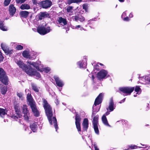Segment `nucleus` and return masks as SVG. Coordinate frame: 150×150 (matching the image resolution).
I'll list each match as a JSON object with an SVG mask.
<instances>
[{"instance_id": "64", "label": "nucleus", "mask_w": 150, "mask_h": 150, "mask_svg": "<svg viewBox=\"0 0 150 150\" xmlns=\"http://www.w3.org/2000/svg\"><path fill=\"white\" fill-rule=\"evenodd\" d=\"M139 147V148H142V147L139 146V147Z\"/></svg>"}, {"instance_id": "6", "label": "nucleus", "mask_w": 150, "mask_h": 150, "mask_svg": "<svg viewBox=\"0 0 150 150\" xmlns=\"http://www.w3.org/2000/svg\"><path fill=\"white\" fill-rule=\"evenodd\" d=\"M28 64L33 66L35 67L38 71L40 72L42 71V68L43 67L42 64H41V62L39 61H37L36 62H31V61L27 62Z\"/></svg>"}, {"instance_id": "42", "label": "nucleus", "mask_w": 150, "mask_h": 150, "mask_svg": "<svg viewBox=\"0 0 150 150\" xmlns=\"http://www.w3.org/2000/svg\"><path fill=\"white\" fill-rule=\"evenodd\" d=\"M17 96L19 97L21 100L23 99V94L21 93H17Z\"/></svg>"}, {"instance_id": "40", "label": "nucleus", "mask_w": 150, "mask_h": 150, "mask_svg": "<svg viewBox=\"0 0 150 150\" xmlns=\"http://www.w3.org/2000/svg\"><path fill=\"white\" fill-rule=\"evenodd\" d=\"M81 0H68V3L70 4L73 3H78L81 2Z\"/></svg>"}, {"instance_id": "61", "label": "nucleus", "mask_w": 150, "mask_h": 150, "mask_svg": "<svg viewBox=\"0 0 150 150\" xmlns=\"http://www.w3.org/2000/svg\"><path fill=\"white\" fill-rule=\"evenodd\" d=\"M119 1L121 2H124V0H119Z\"/></svg>"}, {"instance_id": "36", "label": "nucleus", "mask_w": 150, "mask_h": 150, "mask_svg": "<svg viewBox=\"0 0 150 150\" xmlns=\"http://www.w3.org/2000/svg\"><path fill=\"white\" fill-rule=\"evenodd\" d=\"M32 86L33 89L34 91L36 92H39L38 88L36 85L34 84H32Z\"/></svg>"}, {"instance_id": "2", "label": "nucleus", "mask_w": 150, "mask_h": 150, "mask_svg": "<svg viewBox=\"0 0 150 150\" xmlns=\"http://www.w3.org/2000/svg\"><path fill=\"white\" fill-rule=\"evenodd\" d=\"M103 95V93H100L96 99L94 104L93 106L92 116H93V115L95 113L99 111L100 107H98L96 108V106L97 105H98L102 102Z\"/></svg>"}, {"instance_id": "35", "label": "nucleus", "mask_w": 150, "mask_h": 150, "mask_svg": "<svg viewBox=\"0 0 150 150\" xmlns=\"http://www.w3.org/2000/svg\"><path fill=\"white\" fill-rule=\"evenodd\" d=\"M30 106L33 113H35V112L38 110V109L37 108V107L36 106L35 103L31 105H30Z\"/></svg>"}, {"instance_id": "25", "label": "nucleus", "mask_w": 150, "mask_h": 150, "mask_svg": "<svg viewBox=\"0 0 150 150\" xmlns=\"http://www.w3.org/2000/svg\"><path fill=\"white\" fill-rule=\"evenodd\" d=\"M0 87L1 93L3 95L5 94L7 91V86L4 85H2L1 86V85H0Z\"/></svg>"}, {"instance_id": "4", "label": "nucleus", "mask_w": 150, "mask_h": 150, "mask_svg": "<svg viewBox=\"0 0 150 150\" xmlns=\"http://www.w3.org/2000/svg\"><path fill=\"white\" fill-rule=\"evenodd\" d=\"M108 76V72L107 71L102 69L98 73L97 77L98 80H102L104 79H105Z\"/></svg>"}, {"instance_id": "63", "label": "nucleus", "mask_w": 150, "mask_h": 150, "mask_svg": "<svg viewBox=\"0 0 150 150\" xmlns=\"http://www.w3.org/2000/svg\"><path fill=\"white\" fill-rule=\"evenodd\" d=\"M99 64H100V65H103V64H101V63H99Z\"/></svg>"}, {"instance_id": "51", "label": "nucleus", "mask_w": 150, "mask_h": 150, "mask_svg": "<svg viewBox=\"0 0 150 150\" xmlns=\"http://www.w3.org/2000/svg\"><path fill=\"white\" fill-rule=\"evenodd\" d=\"M123 19L124 21H129L130 20V19H129V17L127 16L125 17Z\"/></svg>"}, {"instance_id": "53", "label": "nucleus", "mask_w": 150, "mask_h": 150, "mask_svg": "<svg viewBox=\"0 0 150 150\" xmlns=\"http://www.w3.org/2000/svg\"><path fill=\"white\" fill-rule=\"evenodd\" d=\"M93 146L94 147L95 150H99V149L97 148L96 144H94Z\"/></svg>"}, {"instance_id": "33", "label": "nucleus", "mask_w": 150, "mask_h": 150, "mask_svg": "<svg viewBox=\"0 0 150 150\" xmlns=\"http://www.w3.org/2000/svg\"><path fill=\"white\" fill-rule=\"evenodd\" d=\"M0 29L3 31H6L7 28L4 25L3 22L0 21Z\"/></svg>"}, {"instance_id": "18", "label": "nucleus", "mask_w": 150, "mask_h": 150, "mask_svg": "<svg viewBox=\"0 0 150 150\" xmlns=\"http://www.w3.org/2000/svg\"><path fill=\"white\" fill-rule=\"evenodd\" d=\"M27 98L28 102L29 103V104L30 106L35 103V102L33 100L30 94L28 93L27 94Z\"/></svg>"}, {"instance_id": "55", "label": "nucleus", "mask_w": 150, "mask_h": 150, "mask_svg": "<svg viewBox=\"0 0 150 150\" xmlns=\"http://www.w3.org/2000/svg\"><path fill=\"white\" fill-rule=\"evenodd\" d=\"M133 17V15L132 13H131L129 15V17L130 18H132Z\"/></svg>"}, {"instance_id": "29", "label": "nucleus", "mask_w": 150, "mask_h": 150, "mask_svg": "<svg viewBox=\"0 0 150 150\" xmlns=\"http://www.w3.org/2000/svg\"><path fill=\"white\" fill-rule=\"evenodd\" d=\"M30 8V6L29 5L25 4H22L20 6V8L22 10H28Z\"/></svg>"}, {"instance_id": "62", "label": "nucleus", "mask_w": 150, "mask_h": 150, "mask_svg": "<svg viewBox=\"0 0 150 150\" xmlns=\"http://www.w3.org/2000/svg\"><path fill=\"white\" fill-rule=\"evenodd\" d=\"M92 79L93 80L94 78V76L93 75H92Z\"/></svg>"}, {"instance_id": "52", "label": "nucleus", "mask_w": 150, "mask_h": 150, "mask_svg": "<svg viewBox=\"0 0 150 150\" xmlns=\"http://www.w3.org/2000/svg\"><path fill=\"white\" fill-rule=\"evenodd\" d=\"M3 56L2 53L0 51V61H2L3 59Z\"/></svg>"}, {"instance_id": "24", "label": "nucleus", "mask_w": 150, "mask_h": 150, "mask_svg": "<svg viewBox=\"0 0 150 150\" xmlns=\"http://www.w3.org/2000/svg\"><path fill=\"white\" fill-rule=\"evenodd\" d=\"M15 110L16 112V115L14 116V119H16V118L18 119V118H20L22 117V115H21V112H19V110H18V108L16 107V106H15Z\"/></svg>"}, {"instance_id": "28", "label": "nucleus", "mask_w": 150, "mask_h": 150, "mask_svg": "<svg viewBox=\"0 0 150 150\" xmlns=\"http://www.w3.org/2000/svg\"><path fill=\"white\" fill-rule=\"evenodd\" d=\"M29 53V52L28 51L25 50L23 52L22 55L23 57L25 58H30L31 57L30 56Z\"/></svg>"}, {"instance_id": "8", "label": "nucleus", "mask_w": 150, "mask_h": 150, "mask_svg": "<svg viewBox=\"0 0 150 150\" xmlns=\"http://www.w3.org/2000/svg\"><path fill=\"white\" fill-rule=\"evenodd\" d=\"M134 87H125L119 88V90L124 93L130 95L131 93L134 91Z\"/></svg>"}, {"instance_id": "49", "label": "nucleus", "mask_w": 150, "mask_h": 150, "mask_svg": "<svg viewBox=\"0 0 150 150\" xmlns=\"http://www.w3.org/2000/svg\"><path fill=\"white\" fill-rule=\"evenodd\" d=\"M73 7L71 6H69L67 8V11L68 12H71V10L72 9Z\"/></svg>"}, {"instance_id": "46", "label": "nucleus", "mask_w": 150, "mask_h": 150, "mask_svg": "<svg viewBox=\"0 0 150 150\" xmlns=\"http://www.w3.org/2000/svg\"><path fill=\"white\" fill-rule=\"evenodd\" d=\"M11 0H5L4 2V4L5 6H7L10 3Z\"/></svg>"}, {"instance_id": "16", "label": "nucleus", "mask_w": 150, "mask_h": 150, "mask_svg": "<svg viewBox=\"0 0 150 150\" xmlns=\"http://www.w3.org/2000/svg\"><path fill=\"white\" fill-rule=\"evenodd\" d=\"M54 78L55 81L56 83L57 86L59 87H62L64 85V83L63 81L60 80L59 77L57 76H54Z\"/></svg>"}, {"instance_id": "12", "label": "nucleus", "mask_w": 150, "mask_h": 150, "mask_svg": "<svg viewBox=\"0 0 150 150\" xmlns=\"http://www.w3.org/2000/svg\"><path fill=\"white\" fill-rule=\"evenodd\" d=\"M87 59L86 57H84L83 60L81 61L78 62L77 63V64L79 66L80 68H85L87 66Z\"/></svg>"}, {"instance_id": "39", "label": "nucleus", "mask_w": 150, "mask_h": 150, "mask_svg": "<svg viewBox=\"0 0 150 150\" xmlns=\"http://www.w3.org/2000/svg\"><path fill=\"white\" fill-rule=\"evenodd\" d=\"M76 128L79 132H80L81 129V124L80 123H75Z\"/></svg>"}, {"instance_id": "43", "label": "nucleus", "mask_w": 150, "mask_h": 150, "mask_svg": "<svg viewBox=\"0 0 150 150\" xmlns=\"http://www.w3.org/2000/svg\"><path fill=\"white\" fill-rule=\"evenodd\" d=\"M34 73V74L33 75L35 76L37 78H40L41 76L40 75V74L36 70L35 71Z\"/></svg>"}, {"instance_id": "26", "label": "nucleus", "mask_w": 150, "mask_h": 150, "mask_svg": "<svg viewBox=\"0 0 150 150\" xmlns=\"http://www.w3.org/2000/svg\"><path fill=\"white\" fill-rule=\"evenodd\" d=\"M135 92H136V94H134V97L137 96V94L139 95L141 92V90L139 86H136L135 88Z\"/></svg>"}, {"instance_id": "11", "label": "nucleus", "mask_w": 150, "mask_h": 150, "mask_svg": "<svg viewBox=\"0 0 150 150\" xmlns=\"http://www.w3.org/2000/svg\"><path fill=\"white\" fill-rule=\"evenodd\" d=\"M1 47L3 50L7 54L11 53L13 52V50L9 49L8 47L5 43H2L1 44Z\"/></svg>"}, {"instance_id": "59", "label": "nucleus", "mask_w": 150, "mask_h": 150, "mask_svg": "<svg viewBox=\"0 0 150 150\" xmlns=\"http://www.w3.org/2000/svg\"><path fill=\"white\" fill-rule=\"evenodd\" d=\"M24 128H25V130L26 131H27L28 129V127L27 126H24Z\"/></svg>"}, {"instance_id": "5", "label": "nucleus", "mask_w": 150, "mask_h": 150, "mask_svg": "<svg viewBox=\"0 0 150 150\" xmlns=\"http://www.w3.org/2000/svg\"><path fill=\"white\" fill-rule=\"evenodd\" d=\"M0 81L5 85L7 84L8 78L6 73L2 68H0Z\"/></svg>"}, {"instance_id": "37", "label": "nucleus", "mask_w": 150, "mask_h": 150, "mask_svg": "<svg viewBox=\"0 0 150 150\" xmlns=\"http://www.w3.org/2000/svg\"><path fill=\"white\" fill-rule=\"evenodd\" d=\"M142 80L143 81H146L150 82V76H146L142 78H141Z\"/></svg>"}, {"instance_id": "58", "label": "nucleus", "mask_w": 150, "mask_h": 150, "mask_svg": "<svg viewBox=\"0 0 150 150\" xmlns=\"http://www.w3.org/2000/svg\"><path fill=\"white\" fill-rule=\"evenodd\" d=\"M141 145H142V146H144V148H145L146 147H147L148 146V145H145V144H141Z\"/></svg>"}, {"instance_id": "27", "label": "nucleus", "mask_w": 150, "mask_h": 150, "mask_svg": "<svg viewBox=\"0 0 150 150\" xmlns=\"http://www.w3.org/2000/svg\"><path fill=\"white\" fill-rule=\"evenodd\" d=\"M137 147L138 146L136 145L130 144L127 145L125 149L126 150L133 149H137Z\"/></svg>"}, {"instance_id": "57", "label": "nucleus", "mask_w": 150, "mask_h": 150, "mask_svg": "<svg viewBox=\"0 0 150 150\" xmlns=\"http://www.w3.org/2000/svg\"><path fill=\"white\" fill-rule=\"evenodd\" d=\"M125 100V98L124 99H123L122 100H121L120 102V103H123L124 102Z\"/></svg>"}, {"instance_id": "7", "label": "nucleus", "mask_w": 150, "mask_h": 150, "mask_svg": "<svg viewBox=\"0 0 150 150\" xmlns=\"http://www.w3.org/2000/svg\"><path fill=\"white\" fill-rule=\"evenodd\" d=\"M98 115H97L94 117L93 120V123L94 130L96 133L97 134H99V131L98 129Z\"/></svg>"}, {"instance_id": "20", "label": "nucleus", "mask_w": 150, "mask_h": 150, "mask_svg": "<svg viewBox=\"0 0 150 150\" xmlns=\"http://www.w3.org/2000/svg\"><path fill=\"white\" fill-rule=\"evenodd\" d=\"M38 125L37 123H33L30 125V128L33 132H35L38 128Z\"/></svg>"}, {"instance_id": "21", "label": "nucleus", "mask_w": 150, "mask_h": 150, "mask_svg": "<svg viewBox=\"0 0 150 150\" xmlns=\"http://www.w3.org/2000/svg\"><path fill=\"white\" fill-rule=\"evenodd\" d=\"M58 22L59 24L62 26L66 25L67 23V21L66 19L61 17H60L59 18V20H58Z\"/></svg>"}, {"instance_id": "15", "label": "nucleus", "mask_w": 150, "mask_h": 150, "mask_svg": "<svg viewBox=\"0 0 150 150\" xmlns=\"http://www.w3.org/2000/svg\"><path fill=\"white\" fill-rule=\"evenodd\" d=\"M50 17L49 14L47 12H41L39 14V19L42 20L45 18H49Z\"/></svg>"}, {"instance_id": "60", "label": "nucleus", "mask_w": 150, "mask_h": 150, "mask_svg": "<svg viewBox=\"0 0 150 150\" xmlns=\"http://www.w3.org/2000/svg\"><path fill=\"white\" fill-rule=\"evenodd\" d=\"M55 103L57 105L59 104V102L58 100L57 99L55 100Z\"/></svg>"}, {"instance_id": "30", "label": "nucleus", "mask_w": 150, "mask_h": 150, "mask_svg": "<svg viewBox=\"0 0 150 150\" xmlns=\"http://www.w3.org/2000/svg\"><path fill=\"white\" fill-rule=\"evenodd\" d=\"M102 119L103 124L107 126H109L107 119L106 117L105 116V115H103L102 117Z\"/></svg>"}, {"instance_id": "41", "label": "nucleus", "mask_w": 150, "mask_h": 150, "mask_svg": "<svg viewBox=\"0 0 150 150\" xmlns=\"http://www.w3.org/2000/svg\"><path fill=\"white\" fill-rule=\"evenodd\" d=\"M42 71H44L45 72L47 73H48V72L50 71V69L49 67H47L45 68L44 69L43 68H42Z\"/></svg>"}, {"instance_id": "19", "label": "nucleus", "mask_w": 150, "mask_h": 150, "mask_svg": "<svg viewBox=\"0 0 150 150\" xmlns=\"http://www.w3.org/2000/svg\"><path fill=\"white\" fill-rule=\"evenodd\" d=\"M9 11L10 14L13 16L16 11V8L13 5H11L9 7Z\"/></svg>"}, {"instance_id": "10", "label": "nucleus", "mask_w": 150, "mask_h": 150, "mask_svg": "<svg viewBox=\"0 0 150 150\" xmlns=\"http://www.w3.org/2000/svg\"><path fill=\"white\" fill-rule=\"evenodd\" d=\"M71 18L73 21L76 22L79 21L81 22H83L85 20V18L81 15L73 16Z\"/></svg>"}, {"instance_id": "32", "label": "nucleus", "mask_w": 150, "mask_h": 150, "mask_svg": "<svg viewBox=\"0 0 150 150\" xmlns=\"http://www.w3.org/2000/svg\"><path fill=\"white\" fill-rule=\"evenodd\" d=\"M72 29H78L80 28V29L81 30H86L83 28L81 25H78L76 26H73L72 27Z\"/></svg>"}, {"instance_id": "45", "label": "nucleus", "mask_w": 150, "mask_h": 150, "mask_svg": "<svg viewBox=\"0 0 150 150\" xmlns=\"http://www.w3.org/2000/svg\"><path fill=\"white\" fill-rule=\"evenodd\" d=\"M83 8L84 9L86 12H88V6L86 4H84L83 5Z\"/></svg>"}, {"instance_id": "1", "label": "nucleus", "mask_w": 150, "mask_h": 150, "mask_svg": "<svg viewBox=\"0 0 150 150\" xmlns=\"http://www.w3.org/2000/svg\"><path fill=\"white\" fill-rule=\"evenodd\" d=\"M43 104L45 110V112L47 116L48 120L51 125H54L56 131L58 129V125L57 124V121L55 117H52L53 112L52 108L48 104L46 100L43 99Z\"/></svg>"}, {"instance_id": "17", "label": "nucleus", "mask_w": 150, "mask_h": 150, "mask_svg": "<svg viewBox=\"0 0 150 150\" xmlns=\"http://www.w3.org/2000/svg\"><path fill=\"white\" fill-rule=\"evenodd\" d=\"M115 106L114 105V103L112 98H111L109 102L108 107L107 108V110H109L110 112H111L115 108Z\"/></svg>"}, {"instance_id": "54", "label": "nucleus", "mask_w": 150, "mask_h": 150, "mask_svg": "<svg viewBox=\"0 0 150 150\" xmlns=\"http://www.w3.org/2000/svg\"><path fill=\"white\" fill-rule=\"evenodd\" d=\"M32 1L33 4H34L36 5L38 3L36 0H33Z\"/></svg>"}, {"instance_id": "13", "label": "nucleus", "mask_w": 150, "mask_h": 150, "mask_svg": "<svg viewBox=\"0 0 150 150\" xmlns=\"http://www.w3.org/2000/svg\"><path fill=\"white\" fill-rule=\"evenodd\" d=\"M25 72L28 75L30 76H33L35 74V71L33 69L31 68V67L29 66V67H26V69L24 70Z\"/></svg>"}, {"instance_id": "47", "label": "nucleus", "mask_w": 150, "mask_h": 150, "mask_svg": "<svg viewBox=\"0 0 150 150\" xmlns=\"http://www.w3.org/2000/svg\"><path fill=\"white\" fill-rule=\"evenodd\" d=\"M35 113H33L35 117H38L40 115V112L38 110L36 111L35 112Z\"/></svg>"}, {"instance_id": "23", "label": "nucleus", "mask_w": 150, "mask_h": 150, "mask_svg": "<svg viewBox=\"0 0 150 150\" xmlns=\"http://www.w3.org/2000/svg\"><path fill=\"white\" fill-rule=\"evenodd\" d=\"M88 120L87 118H85L82 123V125L83 129L86 130L88 127Z\"/></svg>"}, {"instance_id": "56", "label": "nucleus", "mask_w": 150, "mask_h": 150, "mask_svg": "<svg viewBox=\"0 0 150 150\" xmlns=\"http://www.w3.org/2000/svg\"><path fill=\"white\" fill-rule=\"evenodd\" d=\"M110 112V111L109 112V111H108L104 115H105V116H106V115H108L109 114Z\"/></svg>"}, {"instance_id": "38", "label": "nucleus", "mask_w": 150, "mask_h": 150, "mask_svg": "<svg viewBox=\"0 0 150 150\" xmlns=\"http://www.w3.org/2000/svg\"><path fill=\"white\" fill-rule=\"evenodd\" d=\"M75 123H80L81 118L78 114H76L75 117Z\"/></svg>"}, {"instance_id": "48", "label": "nucleus", "mask_w": 150, "mask_h": 150, "mask_svg": "<svg viewBox=\"0 0 150 150\" xmlns=\"http://www.w3.org/2000/svg\"><path fill=\"white\" fill-rule=\"evenodd\" d=\"M26 0H16L17 3L22 4L24 3Z\"/></svg>"}, {"instance_id": "9", "label": "nucleus", "mask_w": 150, "mask_h": 150, "mask_svg": "<svg viewBox=\"0 0 150 150\" xmlns=\"http://www.w3.org/2000/svg\"><path fill=\"white\" fill-rule=\"evenodd\" d=\"M23 112L24 114L23 117L25 120L28 121L29 119V111L28 110L27 106L26 105H24L22 108Z\"/></svg>"}, {"instance_id": "44", "label": "nucleus", "mask_w": 150, "mask_h": 150, "mask_svg": "<svg viewBox=\"0 0 150 150\" xmlns=\"http://www.w3.org/2000/svg\"><path fill=\"white\" fill-rule=\"evenodd\" d=\"M23 48V47L20 45H18L16 47V49L18 50H21Z\"/></svg>"}, {"instance_id": "31", "label": "nucleus", "mask_w": 150, "mask_h": 150, "mask_svg": "<svg viewBox=\"0 0 150 150\" xmlns=\"http://www.w3.org/2000/svg\"><path fill=\"white\" fill-rule=\"evenodd\" d=\"M29 12L26 11H22L20 12V14L21 16L24 18L27 17L29 14Z\"/></svg>"}, {"instance_id": "3", "label": "nucleus", "mask_w": 150, "mask_h": 150, "mask_svg": "<svg viewBox=\"0 0 150 150\" xmlns=\"http://www.w3.org/2000/svg\"><path fill=\"white\" fill-rule=\"evenodd\" d=\"M52 30L49 26L46 27L44 26H42L38 27L37 28V32L40 34L44 35L50 32Z\"/></svg>"}, {"instance_id": "34", "label": "nucleus", "mask_w": 150, "mask_h": 150, "mask_svg": "<svg viewBox=\"0 0 150 150\" xmlns=\"http://www.w3.org/2000/svg\"><path fill=\"white\" fill-rule=\"evenodd\" d=\"M6 114L5 109L0 108V117H3Z\"/></svg>"}, {"instance_id": "22", "label": "nucleus", "mask_w": 150, "mask_h": 150, "mask_svg": "<svg viewBox=\"0 0 150 150\" xmlns=\"http://www.w3.org/2000/svg\"><path fill=\"white\" fill-rule=\"evenodd\" d=\"M16 63L23 70L26 69V65L25 64L22 62L20 60L17 61L16 62Z\"/></svg>"}, {"instance_id": "50", "label": "nucleus", "mask_w": 150, "mask_h": 150, "mask_svg": "<svg viewBox=\"0 0 150 150\" xmlns=\"http://www.w3.org/2000/svg\"><path fill=\"white\" fill-rule=\"evenodd\" d=\"M127 11H125L123 12L122 13V16H121V18L123 19L127 15Z\"/></svg>"}, {"instance_id": "14", "label": "nucleus", "mask_w": 150, "mask_h": 150, "mask_svg": "<svg viewBox=\"0 0 150 150\" xmlns=\"http://www.w3.org/2000/svg\"><path fill=\"white\" fill-rule=\"evenodd\" d=\"M52 2L49 0L43 1L42 2V6L44 8H49L52 5Z\"/></svg>"}]
</instances>
